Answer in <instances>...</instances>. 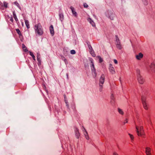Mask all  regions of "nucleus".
<instances>
[{"instance_id": "obj_1", "label": "nucleus", "mask_w": 155, "mask_h": 155, "mask_svg": "<svg viewBox=\"0 0 155 155\" xmlns=\"http://www.w3.org/2000/svg\"><path fill=\"white\" fill-rule=\"evenodd\" d=\"M34 28L36 36H41L44 35V29L40 23L35 24L34 26Z\"/></svg>"}, {"instance_id": "obj_2", "label": "nucleus", "mask_w": 155, "mask_h": 155, "mask_svg": "<svg viewBox=\"0 0 155 155\" xmlns=\"http://www.w3.org/2000/svg\"><path fill=\"white\" fill-rule=\"evenodd\" d=\"M136 129L138 136H141L145 135V133L142 126H136Z\"/></svg>"}, {"instance_id": "obj_3", "label": "nucleus", "mask_w": 155, "mask_h": 155, "mask_svg": "<svg viewBox=\"0 0 155 155\" xmlns=\"http://www.w3.org/2000/svg\"><path fill=\"white\" fill-rule=\"evenodd\" d=\"M141 100L144 108L146 110H148V107L146 102V98L144 97H142Z\"/></svg>"}, {"instance_id": "obj_4", "label": "nucleus", "mask_w": 155, "mask_h": 155, "mask_svg": "<svg viewBox=\"0 0 155 155\" xmlns=\"http://www.w3.org/2000/svg\"><path fill=\"white\" fill-rule=\"evenodd\" d=\"M137 80L139 83L142 84H143L145 81L144 79L140 76V74H138L137 75Z\"/></svg>"}, {"instance_id": "obj_5", "label": "nucleus", "mask_w": 155, "mask_h": 155, "mask_svg": "<svg viewBox=\"0 0 155 155\" xmlns=\"http://www.w3.org/2000/svg\"><path fill=\"white\" fill-rule=\"evenodd\" d=\"M91 69L92 70V71L94 74L95 77H96L97 76V73H96V69L94 67V63L92 61H91Z\"/></svg>"}, {"instance_id": "obj_6", "label": "nucleus", "mask_w": 155, "mask_h": 155, "mask_svg": "<svg viewBox=\"0 0 155 155\" xmlns=\"http://www.w3.org/2000/svg\"><path fill=\"white\" fill-rule=\"evenodd\" d=\"M109 70L110 73L112 74H114L115 73V71L114 70V68L112 67V65L110 64L109 66Z\"/></svg>"}, {"instance_id": "obj_7", "label": "nucleus", "mask_w": 155, "mask_h": 155, "mask_svg": "<svg viewBox=\"0 0 155 155\" xmlns=\"http://www.w3.org/2000/svg\"><path fill=\"white\" fill-rule=\"evenodd\" d=\"M145 153L146 155H152L151 153V149L148 147H146L145 150Z\"/></svg>"}, {"instance_id": "obj_8", "label": "nucleus", "mask_w": 155, "mask_h": 155, "mask_svg": "<svg viewBox=\"0 0 155 155\" xmlns=\"http://www.w3.org/2000/svg\"><path fill=\"white\" fill-rule=\"evenodd\" d=\"M105 79V76L104 74H102L100 79V83L103 84L104 82Z\"/></svg>"}, {"instance_id": "obj_9", "label": "nucleus", "mask_w": 155, "mask_h": 155, "mask_svg": "<svg viewBox=\"0 0 155 155\" xmlns=\"http://www.w3.org/2000/svg\"><path fill=\"white\" fill-rule=\"evenodd\" d=\"M70 9H71V10L72 11V14L75 17H77V12H76L74 8L72 7L71 6L70 7Z\"/></svg>"}, {"instance_id": "obj_10", "label": "nucleus", "mask_w": 155, "mask_h": 155, "mask_svg": "<svg viewBox=\"0 0 155 155\" xmlns=\"http://www.w3.org/2000/svg\"><path fill=\"white\" fill-rule=\"evenodd\" d=\"M50 32L52 36L54 35V30L53 26L52 25H51L49 28Z\"/></svg>"}, {"instance_id": "obj_11", "label": "nucleus", "mask_w": 155, "mask_h": 155, "mask_svg": "<svg viewBox=\"0 0 155 155\" xmlns=\"http://www.w3.org/2000/svg\"><path fill=\"white\" fill-rule=\"evenodd\" d=\"M83 131L84 132V134L85 137V138L87 140H88L89 139V137L88 135L87 132V131L85 129L84 127H83Z\"/></svg>"}, {"instance_id": "obj_12", "label": "nucleus", "mask_w": 155, "mask_h": 155, "mask_svg": "<svg viewBox=\"0 0 155 155\" xmlns=\"http://www.w3.org/2000/svg\"><path fill=\"white\" fill-rule=\"evenodd\" d=\"M75 134L77 138L78 139L80 136V134L79 132V130L77 128L76 129V130H75Z\"/></svg>"}, {"instance_id": "obj_13", "label": "nucleus", "mask_w": 155, "mask_h": 155, "mask_svg": "<svg viewBox=\"0 0 155 155\" xmlns=\"http://www.w3.org/2000/svg\"><path fill=\"white\" fill-rule=\"evenodd\" d=\"M143 54L141 53H139L138 55H136V58L137 59L140 60L143 58Z\"/></svg>"}, {"instance_id": "obj_14", "label": "nucleus", "mask_w": 155, "mask_h": 155, "mask_svg": "<svg viewBox=\"0 0 155 155\" xmlns=\"http://www.w3.org/2000/svg\"><path fill=\"white\" fill-rule=\"evenodd\" d=\"M25 24L26 25V27L27 28V29H29L30 28V25L29 24V22L28 20H25Z\"/></svg>"}, {"instance_id": "obj_15", "label": "nucleus", "mask_w": 155, "mask_h": 155, "mask_svg": "<svg viewBox=\"0 0 155 155\" xmlns=\"http://www.w3.org/2000/svg\"><path fill=\"white\" fill-rule=\"evenodd\" d=\"M22 48L23 51L25 52H27L28 51L27 48L24 44H22Z\"/></svg>"}, {"instance_id": "obj_16", "label": "nucleus", "mask_w": 155, "mask_h": 155, "mask_svg": "<svg viewBox=\"0 0 155 155\" xmlns=\"http://www.w3.org/2000/svg\"><path fill=\"white\" fill-rule=\"evenodd\" d=\"M88 20L89 21L90 23L93 26H95V24L94 21L91 19L90 18H88Z\"/></svg>"}, {"instance_id": "obj_17", "label": "nucleus", "mask_w": 155, "mask_h": 155, "mask_svg": "<svg viewBox=\"0 0 155 155\" xmlns=\"http://www.w3.org/2000/svg\"><path fill=\"white\" fill-rule=\"evenodd\" d=\"M90 52L93 57H95L96 56V54L93 49H91L90 51Z\"/></svg>"}, {"instance_id": "obj_18", "label": "nucleus", "mask_w": 155, "mask_h": 155, "mask_svg": "<svg viewBox=\"0 0 155 155\" xmlns=\"http://www.w3.org/2000/svg\"><path fill=\"white\" fill-rule=\"evenodd\" d=\"M15 31H16L18 34V35L19 37H20L22 36L21 32L18 28L16 29Z\"/></svg>"}, {"instance_id": "obj_19", "label": "nucleus", "mask_w": 155, "mask_h": 155, "mask_svg": "<svg viewBox=\"0 0 155 155\" xmlns=\"http://www.w3.org/2000/svg\"><path fill=\"white\" fill-rule=\"evenodd\" d=\"M116 46L117 48L119 49H121L122 48L121 45L120 44V42L117 43V44L116 45Z\"/></svg>"}, {"instance_id": "obj_20", "label": "nucleus", "mask_w": 155, "mask_h": 155, "mask_svg": "<svg viewBox=\"0 0 155 155\" xmlns=\"http://www.w3.org/2000/svg\"><path fill=\"white\" fill-rule=\"evenodd\" d=\"M60 19L61 21H62L64 19V15L63 13H60L59 14Z\"/></svg>"}, {"instance_id": "obj_21", "label": "nucleus", "mask_w": 155, "mask_h": 155, "mask_svg": "<svg viewBox=\"0 0 155 155\" xmlns=\"http://www.w3.org/2000/svg\"><path fill=\"white\" fill-rule=\"evenodd\" d=\"M13 16L15 19V21L17 22L18 21V18H17V17L15 13H13Z\"/></svg>"}, {"instance_id": "obj_22", "label": "nucleus", "mask_w": 155, "mask_h": 155, "mask_svg": "<svg viewBox=\"0 0 155 155\" xmlns=\"http://www.w3.org/2000/svg\"><path fill=\"white\" fill-rule=\"evenodd\" d=\"M42 86L43 88L45 90V91L47 93V94H48V90L46 89V86L45 84H42Z\"/></svg>"}, {"instance_id": "obj_23", "label": "nucleus", "mask_w": 155, "mask_h": 155, "mask_svg": "<svg viewBox=\"0 0 155 155\" xmlns=\"http://www.w3.org/2000/svg\"><path fill=\"white\" fill-rule=\"evenodd\" d=\"M97 57L99 59V62L100 63H101L103 61V60L102 58L100 56H98Z\"/></svg>"}, {"instance_id": "obj_24", "label": "nucleus", "mask_w": 155, "mask_h": 155, "mask_svg": "<svg viewBox=\"0 0 155 155\" xmlns=\"http://www.w3.org/2000/svg\"><path fill=\"white\" fill-rule=\"evenodd\" d=\"M129 135L130 137V139L132 141H133L134 140V137L133 136V135H132V134H128Z\"/></svg>"}, {"instance_id": "obj_25", "label": "nucleus", "mask_w": 155, "mask_h": 155, "mask_svg": "<svg viewBox=\"0 0 155 155\" xmlns=\"http://www.w3.org/2000/svg\"><path fill=\"white\" fill-rule=\"evenodd\" d=\"M118 111L122 115H123L124 114L123 112L122 111L121 109L118 108Z\"/></svg>"}, {"instance_id": "obj_26", "label": "nucleus", "mask_w": 155, "mask_h": 155, "mask_svg": "<svg viewBox=\"0 0 155 155\" xmlns=\"http://www.w3.org/2000/svg\"><path fill=\"white\" fill-rule=\"evenodd\" d=\"M37 59L39 63L40 64L41 63V61L40 59V58H39V55H38L37 56Z\"/></svg>"}, {"instance_id": "obj_27", "label": "nucleus", "mask_w": 155, "mask_h": 155, "mask_svg": "<svg viewBox=\"0 0 155 155\" xmlns=\"http://www.w3.org/2000/svg\"><path fill=\"white\" fill-rule=\"evenodd\" d=\"M115 37L116 38V41L117 42V43L120 42V40L119 39V38H118L117 35H116Z\"/></svg>"}, {"instance_id": "obj_28", "label": "nucleus", "mask_w": 155, "mask_h": 155, "mask_svg": "<svg viewBox=\"0 0 155 155\" xmlns=\"http://www.w3.org/2000/svg\"><path fill=\"white\" fill-rule=\"evenodd\" d=\"M8 5V4L7 2H4V6L5 8H7V7Z\"/></svg>"}, {"instance_id": "obj_29", "label": "nucleus", "mask_w": 155, "mask_h": 155, "mask_svg": "<svg viewBox=\"0 0 155 155\" xmlns=\"http://www.w3.org/2000/svg\"><path fill=\"white\" fill-rule=\"evenodd\" d=\"M76 53L75 51L74 50H72L71 51V53L72 54H74Z\"/></svg>"}, {"instance_id": "obj_30", "label": "nucleus", "mask_w": 155, "mask_h": 155, "mask_svg": "<svg viewBox=\"0 0 155 155\" xmlns=\"http://www.w3.org/2000/svg\"><path fill=\"white\" fill-rule=\"evenodd\" d=\"M83 5H84V8H87L88 6V5L86 3H84Z\"/></svg>"}, {"instance_id": "obj_31", "label": "nucleus", "mask_w": 155, "mask_h": 155, "mask_svg": "<svg viewBox=\"0 0 155 155\" xmlns=\"http://www.w3.org/2000/svg\"><path fill=\"white\" fill-rule=\"evenodd\" d=\"M14 4H15V5L16 6H17L18 7H19V5L18 4V3L17 2H14Z\"/></svg>"}, {"instance_id": "obj_32", "label": "nucleus", "mask_w": 155, "mask_h": 155, "mask_svg": "<svg viewBox=\"0 0 155 155\" xmlns=\"http://www.w3.org/2000/svg\"><path fill=\"white\" fill-rule=\"evenodd\" d=\"M29 54L32 57L34 55L33 54V53L31 52H29Z\"/></svg>"}, {"instance_id": "obj_33", "label": "nucleus", "mask_w": 155, "mask_h": 155, "mask_svg": "<svg viewBox=\"0 0 155 155\" xmlns=\"http://www.w3.org/2000/svg\"><path fill=\"white\" fill-rule=\"evenodd\" d=\"M10 20L11 21V22L12 23H13V18L12 17H11L10 18Z\"/></svg>"}, {"instance_id": "obj_34", "label": "nucleus", "mask_w": 155, "mask_h": 155, "mask_svg": "<svg viewBox=\"0 0 155 155\" xmlns=\"http://www.w3.org/2000/svg\"><path fill=\"white\" fill-rule=\"evenodd\" d=\"M114 63L115 64H117V61L116 60V59H114Z\"/></svg>"}, {"instance_id": "obj_35", "label": "nucleus", "mask_w": 155, "mask_h": 155, "mask_svg": "<svg viewBox=\"0 0 155 155\" xmlns=\"http://www.w3.org/2000/svg\"><path fill=\"white\" fill-rule=\"evenodd\" d=\"M32 58H33V59L34 61H35V56L34 55L33 56H32Z\"/></svg>"}, {"instance_id": "obj_36", "label": "nucleus", "mask_w": 155, "mask_h": 155, "mask_svg": "<svg viewBox=\"0 0 155 155\" xmlns=\"http://www.w3.org/2000/svg\"><path fill=\"white\" fill-rule=\"evenodd\" d=\"M89 49H90V50H91V49H92V47H91V46H89Z\"/></svg>"}, {"instance_id": "obj_37", "label": "nucleus", "mask_w": 155, "mask_h": 155, "mask_svg": "<svg viewBox=\"0 0 155 155\" xmlns=\"http://www.w3.org/2000/svg\"><path fill=\"white\" fill-rule=\"evenodd\" d=\"M64 61L65 62V63H67V62H68V61H67V59H64Z\"/></svg>"}, {"instance_id": "obj_38", "label": "nucleus", "mask_w": 155, "mask_h": 155, "mask_svg": "<svg viewBox=\"0 0 155 155\" xmlns=\"http://www.w3.org/2000/svg\"><path fill=\"white\" fill-rule=\"evenodd\" d=\"M113 155H118V154L116 153H113Z\"/></svg>"}]
</instances>
